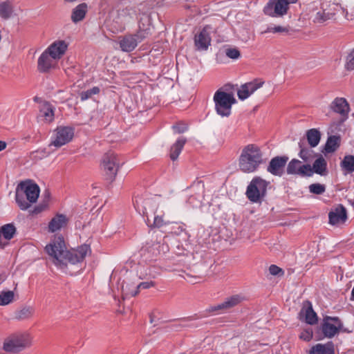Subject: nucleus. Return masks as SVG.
Instances as JSON below:
<instances>
[{
	"label": "nucleus",
	"instance_id": "nucleus-28",
	"mask_svg": "<svg viewBox=\"0 0 354 354\" xmlns=\"http://www.w3.org/2000/svg\"><path fill=\"white\" fill-rule=\"evenodd\" d=\"M163 215L164 213L162 212H161L160 214L157 212L156 214L153 215V218L152 221L149 218H147V220H145V222L149 227H162L167 224V222L163 218Z\"/></svg>",
	"mask_w": 354,
	"mask_h": 354
},
{
	"label": "nucleus",
	"instance_id": "nucleus-32",
	"mask_svg": "<svg viewBox=\"0 0 354 354\" xmlns=\"http://www.w3.org/2000/svg\"><path fill=\"white\" fill-rule=\"evenodd\" d=\"M340 137L338 136H329L325 145L324 150L326 153H333L339 147Z\"/></svg>",
	"mask_w": 354,
	"mask_h": 354
},
{
	"label": "nucleus",
	"instance_id": "nucleus-30",
	"mask_svg": "<svg viewBox=\"0 0 354 354\" xmlns=\"http://www.w3.org/2000/svg\"><path fill=\"white\" fill-rule=\"evenodd\" d=\"M186 141L185 138H180L176 143L172 145L170 150V158L172 160H176L178 158Z\"/></svg>",
	"mask_w": 354,
	"mask_h": 354
},
{
	"label": "nucleus",
	"instance_id": "nucleus-26",
	"mask_svg": "<svg viewBox=\"0 0 354 354\" xmlns=\"http://www.w3.org/2000/svg\"><path fill=\"white\" fill-rule=\"evenodd\" d=\"M311 168L313 173L315 172L320 176H326L328 174L327 162L322 156L315 160Z\"/></svg>",
	"mask_w": 354,
	"mask_h": 354
},
{
	"label": "nucleus",
	"instance_id": "nucleus-47",
	"mask_svg": "<svg viewBox=\"0 0 354 354\" xmlns=\"http://www.w3.org/2000/svg\"><path fill=\"white\" fill-rule=\"evenodd\" d=\"M300 339L304 341H310L313 337V330L310 328L304 329L299 335Z\"/></svg>",
	"mask_w": 354,
	"mask_h": 354
},
{
	"label": "nucleus",
	"instance_id": "nucleus-3",
	"mask_svg": "<svg viewBox=\"0 0 354 354\" xmlns=\"http://www.w3.org/2000/svg\"><path fill=\"white\" fill-rule=\"evenodd\" d=\"M270 182L259 176L254 177L246 189V196L252 203H261L266 197Z\"/></svg>",
	"mask_w": 354,
	"mask_h": 354
},
{
	"label": "nucleus",
	"instance_id": "nucleus-17",
	"mask_svg": "<svg viewBox=\"0 0 354 354\" xmlns=\"http://www.w3.org/2000/svg\"><path fill=\"white\" fill-rule=\"evenodd\" d=\"M212 28L209 26H205L198 35L195 36V45L198 50H207L210 45L211 37L209 32Z\"/></svg>",
	"mask_w": 354,
	"mask_h": 354
},
{
	"label": "nucleus",
	"instance_id": "nucleus-56",
	"mask_svg": "<svg viewBox=\"0 0 354 354\" xmlns=\"http://www.w3.org/2000/svg\"><path fill=\"white\" fill-rule=\"evenodd\" d=\"M351 300H354V286H353V288L351 290Z\"/></svg>",
	"mask_w": 354,
	"mask_h": 354
},
{
	"label": "nucleus",
	"instance_id": "nucleus-21",
	"mask_svg": "<svg viewBox=\"0 0 354 354\" xmlns=\"http://www.w3.org/2000/svg\"><path fill=\"white\" fill-rule=\"evenodd\" d=\"M329 223L331 225H337L344 223L347 218L346 210L342 205H339L335 211H332L328 214Z\"/></svg>",
	"mask_w": 354,
	"mask_h": 354
},
{
	"label": "nucleus",
	"instance_id": "nucleus-27",
	"mask_svg": "<svg viewBox=\"0 0 354 354\" xmlns=\"http://www.w3.org/2000/svg\"><path fill=\"white\" fill-rule=\"evenodd\" d=\"M35 313V308L32 306H25L15 312V319L25 320L31 318Z\"/></svg>",
	"mask_w": 354,
	"mask_h": 354
},
{
	"label": "nucleus",
	"instance_id": "nucleus-54",
	"mask_svg": "<svg viewBox=\"0 0 354 354\" xmlns=\"http://www.w3.org/2000/svg\"><path fill=\"white\" fill-rule=\"evenodd\" d=\"M287 3V9H289V5L292 3H295L297 0H284Z\"/></svg>",
	"mask_w": 354,
	"mask_h": 354
},
{
	"label": "nucleus",
	"instance_id": "nucleus-25",
	"mask_svg": "<svg viewBox=\"0 0 354 354\" xmlns=\"http://www.w3.org/2000/svg\"><path fill=\"white\" fill-rule=\"evenodd\" d=\"M67 218L64 214H57L53 217L48 224V231L55 232L66 225Z\"/></svg>",
	"mask_w": 354,
	"mask_h": 354
},
{
	"label": "nucleus",
	"instance_id": "nucleus-12",
	"mask_svg": "<svg viewBox=\"0 0 354 354\" xmlns=\"http://www.w3.org/2000/svg\"><path fill=\"white\" fill-rule=\"evenodd\" d=\"M330 109L340 115L339 124H342L347 118L350 110L349 104L343 97H336L330 105Z\"/></svg>",
	"mask_w": 354,
	"mask_h": 354
},
{
	"label": "nucleus",
	"instance_id": "nucleus-61",
	"mask_svg": "<svg viewBox=\"0 0 354 354\" xmlns=\"http://www.w3.org/2000/svg\"><path fill=\"white\" fill-rule=\"evenodd\" d=\"M180 230H181V231H183V227H180Z\"/></svg>",
	"mask_w": 354,
	"mask_h": 354
},
{
	"label": "nucleus",
	"instance_id": "nucleus-7",
	"mask_svg": "<svg viewBox=\"0 0 354 354\" xmlns=\"http://www.w3.org/2000/svg\"><path fill=\"white\" fill-rule=\"evenodd\" d=\"M120 165L118 157L115 153L109 152L104 156L102 166L107 179L111 181L113 180Z\"/></svg>",
	"mask_w": 354,
	"mask_h": 354
},
{
	"label": "nucleus",
	"instance_id": "nucleus-8",
	"mask_svg": "<svg viewBox=\"0 0 354 354\" xmlns=\"http://www.w3.org/2000/svg\"><path fill=\"white\" fill-rule=\"evenodd\" d=\"M342 329V323L337 317L326 316L321 324V330L324 336L332 338Z\"/></svg>",
	"mask_w": 354,
	"mask_h": 354
},
{
	"label": "nucleus",
	"instance_id": "nucleus-44",
	"mask_svg": "<svg viewBox=\"0 0 354 354\" xmlns=\"http://www.w3.org/2000/svg\"><path fill=\"white\" fill-rule=\"evenodd\" d=\"M225 53L227 57L232 59H237L241 56L240 51L236 48H226Z\"/></svg>",
	"mask_w": 354,
	"mask_h": 354
},
{
	"label": "nucleus",
	"instance_id": "nucleus-24",
	"mask_svg": "<svg viewBox=\"0 0 354 354\" xmlns=\"http://www.w3.org/2000/svg\"><path fill=\"white\" fill-rule=\"evenodd\" d=\"M88 11V6L86 3H82L74 8L71 12V20L73 23L82 21Z\"/></svg>",
	"mask_w": 354,
	"mask_h": 354
},
{
	"label": "nucleus",
	"instance_id": "nucleus-20",
	"mask_svg": "<svg viewBox=\"0 0 354 354\" xmlns=\"http://www.w3.org/2000/svg\"><path fill=\"white\" fill-rule=\"evenodd\" d=\"M54 111L55 108L52 104L48 102H44L40 105L37 118L46 123H50L54 120Z\"/></svg>",
	"mask_w": 354,
	"mask_h": 354
},
{
	"label": "nucleus",
	"instance_id": "nucleus-37",
	"mask_svg": "<svg viewBox=\"0 0 354 354\" xmlns=\"http://www.w3.org/2000/svg\"><path fill=\"white\" fill-rule=\"evenodd\" d=\"M341 167L342 169L347 173L354 171V156H345L343 160L341 162Z\"/></svg>",
	"mask_w": 354,
	"mask_h": 354
},
{
	"label": "nucleus",
	"instance_id": "nucleus-36",
	"mask_svg": "<svg viewBox=\"0 0 354 354\" xmlns=\"http://www.w3.org/2000/svg\"><path fill=\"white\" fill-rule=\"evenodd\" d=\"M309 354H334V352L330 345L317 344L312 347Z\"/></svg>",
	"mask_w": 354,
	"mask_h": 354
},
{
	"label": "nucleus",
	"instance_id": "nucleus-52",
	"mask_svg": "<svg viewBox=\"0 0 354 354\" xmlns=\"http://www.w3.org/2000/svg\"><path fill=\"white\" fill-rule=\"evenodd\" d=\"M7 144L4 141L0 140V151L4 150L6 148Z\"/></svg>",
	"mask_w": 354,
	"mask_h": 354
},
{
	"label": "nucleus",
	"instance_id": "nucleus-45",
	"mask_svg": "<svg viewBox=\"0 0 354 354\" xmlns=\"http://www.w3.org/2000/svg\"><path fill=\"white\" fill-rule=\"evenodd\" d=\"M148 35V32L146 30H138L136 34H133L134 39L136 41L137 44L142 41Z\"/></svg>",
	"mask_w": 354,
	"mask_h": 354
},
{
	"label": "nucleus",
	"instance_id": "nucleus-19",
	"mask_svg": "<svg viewBox=\"0 0 354 354\" xmlns=\"http://www.w3.org/2000/svg\"><path fill=\"white\" fill-rule=\"evenodd\" d=\"M68 45L64 40H57L51 44L48 48L47 51L56 60L59 59L67 50Z\"/></svg>",
	"mask_w": 354,
	"mask_h": 354
},
{
	"label": "nucleus",
	"instance_id": "nucleus-48",
	"mask_svg": "<svg viewBox=\"0 0 354 354\" xmlns=\"http://www.w3.org/2000/svg\"><path fill=\"white\" fill-rule=\"evenodd\" d=\"M288 32V28L287 27H283L281 26H274V27H268L267 30H266V32H272V33H277V32Z\"/></svg>",
	"mask_w": 354,
	"mask_h": 354
},
{
	"label": "nucleus",
	"instance_id": "nucleus-14",
	"mask_svg": "<svg viewBox=\"0 0 354 354\" xmlns=\"http://www.w3.org/2000/svg\"><path fill=\"white\" fill-rule=\"evenodd\" d=\"M263 82L254 80V81L242 84L237 91V95L241 100H244L254 93L258 88H261Z\"/></svg>",
	"mask_w": 354,
	"mask_h": 354
},
{
	"label": "nucleus",
	"instance_id": "nucleus-41",
	"mask_svg": "<svg viewBox=\"0 0 354 354\" xmlns=\"http://www.w3.org/2000/svg\"><path fill=\"white\" fill-rule=\"evenodd\" d=\"M49 198H50V193L48 191H46L44 193V201L42 202V203H41L38 206L35 207V209L33 210V213L38 214V213H40L41 212H42L43 210H44L48 205V202L49 201Z\"/></svg>",
	"mask_w": 354,
	"mask_h": 354
},
{
	"label": "nucleus",
	"instance_id": "nucleus-10",
	"mask_svg": "<svg viewBox=\"0 0 354 354\" xmlns=\"http://www.w3.org/2000/svg\"><path fill=\"white\" fill-rule=\"evenodd\" d=\"M287 3L284 0H270L263 8L265 15L281 17L287 14Z\"/></svg>",
	"mask_w": 354,
	"mask_h": 354
},
{
	"label": "nucleus",
	"instance_id": "nucleus-13",
	"mask_svg": "<svg viewBox=\"0 0 354 354\" xmlns=\"http://www.w3.org/2000/svg\"><path fill=\"white\" fill-rule=\"evenodd\" d=\"M288 160V157L286 156L274 157L270 160L267 171L274 176H281L284 174Z\"/></svg>",
	"mask_w": 354,
	"mask_h": 354
},
{
	"label": "nucleus",
	"instance_id": "nucleus-58",
	"mask_svg": "<svg viewBox=\"0 0 354 354\" xmlns=\"http://www.w3.org/2000/svg\"><path fill=\"white\" fill-rule=\"evenodd\" d=\"M130 10H132V9H131V8H127L124 10H123V12H129Z\"/></svg>",
	"mask_w": 354,
	"mask_h": 354
},
{
	"label": "nucleus",
	"instance_id": "nucleus-16",
	"mask_svg": "<svg viewBox=\"0 0 354 354\" xmlns=\"http://www.w3.org/2000/svg\"><path fill=\"white\" fill-rule=\"evenodd\" d=\"M242 301V297L239 295H234L229 297L225 299V301L216 306H211L207 311L215 312L221 310L225 312L229 309L234 308V306L239 304Z\"/></svg>",
	"mask_w": 354,
	"mask_h": 354
},
{
	"label": "nucleus",
	"instance_id": "nucleus-39",
	"mask_svg": "<svg viewBox=\"0 0 354 354\" xmlns=\"http://www.w3.org/2000/svg\"><path fill=\"white\" fill-rule=\"evenodd\" d=\"M15 294L12 290L0 292V306H6L14 300Z\"/></svg>",
	"mask_w": 354,
	"mask_h": 354
},
{
	"label": "nucleus",
	"instance_id": "nucleus-50",
	"mask_svg": "<svg viewBox=\"0 0 354 354\" xmlns=\"http://www.w3.org/2000/svg\"><path fill=\"white\" fill-rule=\"evenodd\" d=\"M176 133H182L187 129V126L183 123H178L172 127Z\"/></svg>",
	"mask_w": 354,
	"mask_h": 354
},
{
	"label": "nucleus",
	"instance_id": "nucleus-59",
	"mask_svg": "<svg viewBox=\"0 0 354 354\" xmlns=\"http://www.w3.org/2000/svg\"><path fill=\"white\" fill-rule=\"evenodd\" d=\"M162 250H167L168 249V246L166 245H165L164 244L162 245Z\"/></svg>",
	"mask_w": 354,
	"mask_h": 354
},
{
	"label": "nucleus",
	"instance_id": "nucleus-2",
	"mask_svg": "<svg viewBox=\"0 0 354 354\" xmlns=\"http://www.w3.org/2000/svg\"><path fill=\"white\" fill-rule=\"evenodd\" d=\"M262 163L263 154L258 146L248 145L243 149L239 159V166L243 172H254Z\"/></svg>",
	"mask_w": 354,
	"mask_h": 354
},
{
	"label": "nucleus",
	"instance_id": "nucleus-49",
	"mask_svg": "<svg viewBox=\"0 0 354 354\" xmlns=\"http://www.w3.org/2000/svg\"><path fill=\"white\" fill-rule=\"evenodd\" d=\"M346 68L349 71L354 70V48L350 53L347 57Z\"/></svg>",
	"mask_w": 354,
	"mask_h": 354
},
{
	"label": "nucleus",
	"instance_id": "nucleus-35",
	"mask_svg": "<svg viewBox=\"0 0 354 354\" xmlns=\"http://www.w3.org/2000/svg\"><path fill=\"white\" fill-rule=\"evenodd\" d=\"M13 12V8L9 1L0 3V16L4 19H9Z\"/></svg>",
	"mask_w": 354,
	"mask_h": 354
},
{
	"label": "nucleus",
	"instance_id": "nucleus-46",
	"mask_svg": "<svg viewBox=\"0 0 354 354\" xmlns=\"http://www.w3.org/2000/svg\"><path fill=\"white\" fill-rule=\"evenodd\" d=\"M269 272L273 276L282 277L284 274V271L276 265H271L269 267Z\"/></svg>",
	"mask_w": 354,
	"mask_h": 354
},
{
	"label": "nucleus",
	"instance_id": "nucleus-60",
	"mask_svg": "<svg viewBox=\"0 0 354 354\" xmlns=\"http://www.w3.org/2000/svg\"><path fill=\"white\" fill-rule=\"evenodd\" d=\"M64 1L66 2H73V1H75L76 0H64Z\"/></svg>",
	"mask_w": 354,
	"mask_h": 354
},
{
	"label": "nucleus",
	"instance_id": "nucleus-15",
	"mask_svg": "<svg viewBox=\"0 0 354 354\" xmlns=\"http://www.w3.org/2000/svg\"><path fill=\"white\" fill-rule=\"evenodd\" d=\"M57 62L52 55L48 53L47 50L44 51L38 59L37 68L41 73H47L50 69L54 68L57 65Z\"/></svg>",
	"mask_w": 354,
	"mask_h": 354
},
{
	"label": "nucleus",
	"instance_id": "nucleus-11",
	"mask_svg": "<svg viewBox=\"0 0 354 354\" xmlns=\"http://www.w3.org/2000/svg\"><path fill=\"white\" fill-rule=\"evenodd\" d=\"M286 172L288 174L299 175L301 176H313L311 166L308 164L302 165L300 160L295 158L291 160L288 164Z\"/></svg>",
	"mask_w": 354,
	"mask_h": 354
},
{
	"label": "nucleus",
	"instance_id": "nucleus-23",
	"mask_svg": "<svg viewBox=\"0 0 354 354\" xmlns=\"http://www.w3.org/2000/svg\"><path fill=\"white\" fill-rule=\"evenodd\" d=\"M119 44L121 50L124 52H131L138 46L134 36L131 34L126 35L120 38Z\"/></svg>",
	"mask_w": 354,
	"mask_h": 354
},
{
	"label": "nucleus",
	"instance_id": "nucleus-6",
	"mask_svg": "<svg viewBox=\"0 0 354 354\" xmlns=\"http://www.w3.org/2000/svg\"><path fill=\"white\" fill-rule=\"evenodd\" d=\"M134 206L139 214L147 220L150 216L156 214L158 212L159 203L153 198H142L136 197Z\"/></svg>",
	"mask_w": 354,
	"mask_h": 354
},
{
	"label": "nucleus",
	"instance_id": "nucleus-38",
	"mask_svg": "<svg viewBox=\"0 0 354 354\" xmlns=\"http://www.w3.org/2000/svg\"><path fill=\"white\" fill-rule=\"evenodd\" d=\"M15 232L16 228L11 223L4 225L0 228V234H2L7 240H10L15 234Z\"/></svg>",
	"mask_w": 354,
	"mask_h": 354
},
{
	"label": "nucleus",
	"instance_id": "nucleus-18",
	"mask_svg": "<svg viewBox=\"0 0 354 354\" xmlns=\"http://www.w3.org/2000/svg\"><path fill=\"white\" fill-rule=\"evenodd\" d=\"M23 194L26 196L27 200L30 203H35L39 195V187L35 183H21L19 185Z\"/></svg>",
	"mask_w": 354,
	"mask_h": 354
},
{
	"label": "nucleus",
	"instance_id": "nucleus-5",
	"mask_svg": "<svg viewBox=\"0 0 354 354\" xmlns=\"http://www.w3.org/2000/svg\"><path fill=\"white\" fill-rule=\"evenodd\" d=\"M28 336L24 334L14 335L5 339L3 348L8 353H16L29 346Z\"/></svg>",
	"mask_w": 354,
	"mask_h": 354
},
{
	"label": "nucleus",
	"instance_id": "nucleus-1",
	"mask_svg": "<svg viewBox=\"0 0 354 354\" xmlns=\"http://www.w3.org/2000/svg\"><path fill=\"white\" fill-rule=\"evenodd\" d=\"M46 252L53 259V262L62 270H66L71 274L82 270L81 265L88 254L91 253L90 246L83 244L76 249L67 250L64 240L57 236L45 248Z\"/></svg>",
	"mask_w": 354,
	"mask_h": 354
},
{
	"label": "nucleus",
	"instance_id": "nucleus-53",
	"mask_svg": "<svg viewBox=\"0 0 354 354\" xmlns=\"http://www.w3.org/2000/svg\"><path fill=\"white\" fill-rule=\"evenodd\" d=\"M6 274L4 273L0 274V285L6 279Z\"/></svg>",
	"mask_w": 354,
	"mask_h": 354
},
{
	"label": "nucleus",
	"instance_id": "nucleus-34",
	"mask_svg": "<svg viewBox=\"0 0 354 354\" xmlns=\"http://www.w3.org/2000/svg\"><path fill=\"white\" fill-rule=\"evenodd\" d=\"M335 14L326 10H319L316 14L313 19L315 23L322 24L328 20L334 18Z\"/></svg>",
	"mask_w": 354,
	"mask_h": 354
},
{
	"label": "nucleus",
	"instance_id": "nucleus-51",
	"mask_svg": "<svg viewBox=\"0 0 354 354\" xmlns=\"http://www.w3.org/2000/svg\"><path fill=\"white\" fill-rule=\"evenodd\" d=\"M195 198L194 196H190L187 201V202L192 205L193 207L197 206L198 204L194 203Z\"/></svg>",
	"mask_w": 354,
	"mask_h": 354
},
{
	"label": "nucleus",
	"instance_id": "nucleus-42",
	"mask_svg": "<svg viewBox=\"0 0 354 354\" xmlns=\"http://www.w3.org/2000/svg\"><path fill=\"white\" fill-rule=\"evenodd\" d=\"M16 201L22 210H26L30 206V203L24 200L23 194H20L19 190L16 193Z\"/></svg>",
	"mask_w": 354,
	"mask_h": 354
},
{
	"label": "nucleus",
	"instance_id": "nucleus-55",
	"mask_svg": "<svg viewBox=\"0 0 354 354\" xmlns=\"http://www.w3.org/2000/svg\"><path fill=\"white\" fill-rule=\"evenodd\" d=\"M195 319L194 317H187V318H185L184 319L183 321L185 322V321H192V320H194Z\"/></svg>",
	"mask_w": 354,
	"mask_h": 354
},
{
	"label": "nucleus",
	"instance_id": "nucleus-22",
	"mask_svg": "<svg viewBox=\"0 0 354 354\" xmlns=\"http://www.w3.org/2000/svg\"><path fill=\"white\" fill-rule=\"evenodd\" d=\"M299 315L301 317H304L305 322L310 325H314L317 322L318 319L317 314L313 310V306L309 301H306V304L301 310Z\"/></svg>",
	"mask_w": 354,
	"mask_h": 354
},
{
	"label": "nucleus",
	"instance_id": "nucleus-43",
	"mask_svg": "<svg viewBox=\"0 0 354 354\" xmlns=\"http://www.w3.org/2000/svg\"><path fill=\"white\" fill-rule=\"evenodd\" d=\"M309 190L310 193L319 195L325 192L326 187L322 184L314 183L309 186Z\"/></svg>",
	"mask_w": 354,
	"mask_h": 354
},
{
	"label": "nucleus",
	"instance_id": "nucleus-9",
	"mask_svg": "<svg viewBox=\"0 0 354 354\" xmlns=\"http://www.w3.org/2000/svg\"><path fill=\"white\" fill-rule=\"evenodd\" d=\"M74 129L69 127H58L54 131V138L50 146L59 148L68 143L73 138Z\"/></svg>",
	"mask_w": 354,
	"mask_h": 354
},
{
	"label": "nucleus",
	"instance_id": "nucleus-33",
	"mask_svg": "<svg viewBox=\"0 0 354 354\" xmlns=\"http://www.w3.org/2000/svg\"><path fill=\"white\" fill-rule=\"evenodd\" d=\"M154 286H155V283L153 281H152L141 282V283H140L139 284L137 285L136 290L131 291V292H129L128 290H127L128 285H126V286L122 285V292L126 295H131V296L135 297L136 295H137L138 294L140 289H141V288L142 289H147V288H149L151 287H153Z\"/></svg>",
	"mask_w": 354,
	"mask_h": 354
},
{
	"label": "nucleus",
	"instance_id": "nucleus-40",
	"mask_svg": "<svg viewBox=\"0 0 354 354\" xmlns=\"http://www.w3.org/2000/svg\"><path fill=\"white\" fill-rule=\"evenodd\" d=\"M100 93V88L97 86H94L91 89L85 91H82L80 93V98L82 101L86 100L91 98L93 95L98 94Z\"/></svg>",
	"mask_w": 354,
	"mask_h": 354
},
{
	"label": "nucleus",
	"instance_id": "nucleus-31",
	"mask_svg": "<svg viewBox=\"0 0 354 354\" xmlns=\"http://www.w3.org/2000/svg\"><path fill=\"white\" fill-rule=\"evenodd\" d=\"M299 147L300 149L299 156L303 160L308 162L314 158L315 153L314 151L311 149L312 147H306L301 141L299 142Z\"/></svg>",
	"mask_w": 354,
	"mask_h": 354
},
{
	"label": "nucleus",
	"instance_id": "nucleus-29",
	"mask_svg": "<svg viewBox=\"0 0 354 354\" xmlns=\"http://www.w3.org/2000/svg\"><path fill=\"white\" fill-rule=\"evenodd\" d=\"M306 139L310 147H315L319 143L321 133L317 129H311L306 131Z\"/></svg>",
	"mask_w": 354,
	"mask_h": 354
},
{
	"label": "nucleus",
	"instance_id": "nucleus-57",
	"mask_svg": "<svg viewBox=\"0 0 354 354\" xmlns=\"http://www.w3.org/2000/svg\"><path fill=\"white\" fill-rule=\"evenodd\" d=\"M174 326H175L176 328H178V327H185V326H186V325L179 324V325H174Z\"/></svg>",
	"mask_w": 354,
	"mask_h": 354
},
{
	"label": "nucleus",
	"instance_id": "nucleus-4",
	"mask_svg": "<svg viewBox=\"0 0 354 354\" xmlns=\"http://www.w3.org/2000/svg\"><path fill=\"white\" fill-rule=\"evenodd\" d=\"M214 102L216 113L222 117H228L231 114L232 106L236 103V100L232 93L218 89L214 93Z\"/></svg>",
	"mask_w": 354,
	"mask_h": 354
}]
</instances>
